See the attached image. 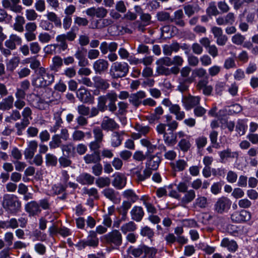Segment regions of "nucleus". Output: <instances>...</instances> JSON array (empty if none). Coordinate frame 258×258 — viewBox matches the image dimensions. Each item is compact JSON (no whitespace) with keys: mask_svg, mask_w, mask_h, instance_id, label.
<instances>
[{"mask_svg":"<svg viewBox=\"0 0 258 258\" xmlns=\"http://www.w3.org/2000/svg\"><path fill=\"white\" fill-rule=\"evenodd\" d=\"M54 80V75L41 67L38 70V76L32 80V85L36 88H43L50 85Z\"/></svg>","mask_w":258,"mask_h":258,"instance_id":"nucleus-1","label":"nucleus"},{"mask_svg":"<svg viewBox=\"0 0 258 258\" xmlns=\"http://www.w3.org/2000/svg\"><path fill=\"white\" fill-rule=\"evenodd\" d=\"M14 195L5 194L3 198V208L11 213L18 211L21 207V203Z\"/></svg>","mask_w":258,"mask_h":258,"instance_id":"nucleus-2","label":"nucleus"},{"mask_svg":"<svg viewBox=\"0 0 258 258\" xmlns=\"http://www.w3.org/2000/svg\"><path fill=\"white\" fill-rule=\"evenodd\" d=\"M27 100L31 106L39 110L46 109L47 105L51 102L49 98H41L34 93L27 94Z\"/></svg>","mask_w":258,"mask_h":258,"instance_id":"nucleus-3","label":"nucleus"},{"mask_svg":"<svg viewBox=\"0 0 258 258\" xmlns=\"http://www.w3.org/2000/svg\"><path fill=\"white\" fill-rule=\"evenodd\" d=\"M129 68L126 62L116 61L112 63L109 73L114 79L124 77L127 74Z\"/></svg>","mask_w":258,"mask_h":258,"instance_id":"nucleus-4","label":"nucleus"},{"mask_svg":"<svg viewBox=\"0 0 258 258\" xmlns=\"http://www.w3.org/2000/svg\"><path fill=\"white\" fill-rule=\"evenodd\" d=\"M231 201L226 197H221L218 198L214 204V211L218 214H223L227 212L230 208Z\"/></svg>","mask_w":258,"mask_h":258,"instance_id":"nucleus-5","label":"nucleus"},{"mask_svg":"<svg viewBox=\"0 0 258 258\" xmlns=\"http://www.w3.org/2000/svg\"><path fill=\"white\" fill-rule=\"evenodd\" d=\"M100 239L102 241L113 243L116 246L121 245L122 243L121 234L119 231L116 230H113L106 235L101 237Z\"/></svg>","mask_w":258,"mask_h":258,"instance_id":"nucleus-6","label":"nucleus"},{"mask_svg":"<svg viewBox=\"0 0 258 258\" xmlns=\"http://www.w3.org/2000/svg\"><path fill=\"white\" fill-rule=\"evenodd\" d=\"M251 213L244 210L235 211L231 215V220L236 223H240L249 221L251 218Z\"/></svg>","mask_w":258,"mask_h":258,"instance_id":"nucleus-7","label":"nucleus"},{"mask_svg":"<svg viewBox=\"0 0 258 258\" xmlns=\"http://www.w3.org/2000/svg\"><path fill=\"white\" fill-rule=\"evenodd\" d=\"M77 97L82 102L92 104L94 98L84 87H82L77 91Z\"/></svg>","mask_w":258,"mask_h":258,"instance_id":"nucleus-8","label":"nucleus"},{"mask_svg":"<svg viewBox=\"0 0 258 258\" xmlns=\"http://www.w3.org/2000/svg\"><path fill=\"white\" fill-rule=\"evenodd\" d=\"M126 184V178L122 173L117 172L114 174L112 185L117 189H122Z\"/></svg>","mask_w":258,"mask_h":258,"instance_id":"nucleus-9","label":"nucleus"},{"mask_svg":"<svg viewBox=\"0 0 258 258\" xmlns=\"http://www.w3.org/2000/svg\"><path fill=\"white\" fill-rule=\"evenodd\" d=\"M146 163V168L151 171L157 170L161 162V158L157 155H149Z\"/></svg>","mask_w":258,"mask_h":258,"instance_id":"nucleus-10","label":"nucleus"},{"mask_svg":"<svg viewBox=\"0 0 258 258\" xmlns=\"http://www.w3.org/2000/svg\"><path fill=\"white\" fill-rule=\"evenodd\" d=\"M146 97V93L144 91H139L131 94L129 97V102L136 107H138L142 103L141 100Z\"/></svg>","mask_w":258,"mask_h":258,"instance_id":"nucleus-11","label":"nucleus"},{"mask_svg":"<svg viewBox=\"0 0 258 258\" xmlns=\"http://www.w3.org/2000/svg\"><path fill=\"white\" fill-rule=\"evenodd\" d=\"M218 154L220 156V162L223 163H225L228 158L238 159L239 156L238 152H232L229 148L218 152Z\"/></svg>","mask_w":258,"mask_h":258,"instance_id":"nucleus-12","label":"nucleus"},{"mask_svg":"<svg viewBox=\"0 0 258 258\" xmlns=\"http://www.w3.org/2000/svg\"><path fill=\"white\" fill-rule=\"evenodd\" d=\"M102 194L114 204H118L120 201L119 193L112 188H105L102 191Z\"/></svg>","mask_w":258,"mask_h":258,"instance_id":"nucleus-13","label":"nucleus"},{"mask_svg":"<svg viewBox=\"0 0 258 258\" xmlns=\"http://www.w3.org/2000/svg\"><path fill=\"white\" fill-rule=\"evenodd\" d=\"M221 246L227 248V249L231 252H235L238 247L237 242L233 240L228 238H224L221 241Z\"/></svg>","mask_w":258,"mask_h":258,"instance_id":"nucleus-14","label":"nucleus"},{"mask_svg":"<svg viewBox=\"0 0 258 258\" xmlns=\"http://www.w3.org/2000/svg\"><path fill=\"white\" fill-rule=\"evenodd\" d=\"M130 214L132 220L139 222L142 220L145 212L142 207L135 206L131 210Z\"/></svg>","mask_w":258,"mask_h":258,"instance_id":"nucleus-15","label":"nucleus"},{"mask_svg":"<svg viewBox=\"0 0 258 258\" xmlns=\"http://www.w3.org/2000/svg\"><path fill=\"white\" fill-rule=\"evenodd\" d=\"M184 14L181 9L177 10L173 13L172 18H170V22L174 23L178 26L183 27L185 25V22L183 20Z\"/></svg>","mask_w":258,"mask_h":258,"instance_id":"nucleus-16","label":"nucleus"},{"mask_svg":"<svg viewBox=\"0 0 258 258\" xmlns=\"http://www.w3.org/2000/svg\"><path fill=\"white\" fill-rule=\"evenodd\" d=\"M108 99L111 101H114L116 99V96L113 94H108L105 96H100L98 99V110L104 111L107 108L106 103Z\"/></svg>","mask_w":258,"mask_h":258,"instance_id":"nucleus-17","label":"nucleus"},{"mask_svg":"<svg viewBox=\"0 0 258 258\" xmlns=\"http://www.w3.org/2000/svg\"><path fill=\"white\" fill-rule=\"evenodd\" d=\"M25 210L31 216L37 215L41 212L39 204L35 201L28 203L25 205Z\"/></svg>","mask_w":258,"mask_h":258,"instance_id":"nucleus-18","label":"nucleus"},{"mask_svg":"<svg viewBox=\"0 0 258 258\" xmlns=\"http://www.w3.org/2000/svg\"><path fill=\"white\" fill-rule=\"evenodd\" d=\"M201 98L199 96H191L185 98L183 101L184 106L186 110H190L197 106L200 102Z\"/></svg>","mask_w":258,"mask_h":258,"instance_id":"nucleus-19","label":"nucleus"},{"mask_svg":"<svg viewBox=\"0 0 258 258\" xmlns=\"http://www.w3.org/2000/svg\"><path fill=\"white\" fill-rule=\"evenodd\" d=\"M22 42L21 38L16 34H11L9 38L5 42V46L11 50L16 48V44H20Z\"/></svg>","mask_w":258,"mask_h":258,"instance_id":"nucleus-20","label":"nucleus"},{"mask_svg":"<svg viewBox=\"0 0 258 258\" xmlns=\"http://www.w3.org/2000/svg\"><path fill=\"white\" fill-rule=\"evenodd\" d=\"M140 201L142 202L143 204L146 208L148 213L152 214L157 213V210L155 206L153 205L151 198L146 195L142 196L140 199Z\"/></svg>","mask_w":258,"mask_h":258,"instance_id":"nucleus-21","label":"nucleus"},{"mask_svg":"<svg viewBox=\"0 0 258 258\" xmlns=\"http://www.w3.org/2000/svg\"><path fill=\"white\" fill-rule=\"evenodd\" d=\"M101 127L104 130L112 131L119 127V125L111 118L105 116L101 123Z\"/></svg>","mask_w":258,"mask_h":258,"instance_id":"nucleus-22","label":"nucleus"},{"mask_svg":"<svg viewBox=\"0 0 258 258\" xmlns=\"http://www.w3.org/2000/svg\"><path fill=\"white\" fill-rule=\"evenodd\" d=\"M94 179V176L86 172L80 174L76 178V180L82 185L92 184Z\"/></svg>","mask_w":258,"mask_h":258,"instance_id":"nucleus-23","label":"nucleus"},{"mask_svg":"<svg viewBox=\"0 0 258 258\" xmlns=\"http://www.w3.org/2000/svg\"><path fill=\"white\" fill-rule=\"evenodd\" d=\"M124 132H114L111 135V145L113 147H117L119 146L123 140V136Z\"/></svg>","mask_w":258,"mask_h":258,"instance_id":"nucleus-24","label":"nucleus"},{"mask_svg":"<svg viewBox=\"0 0 258 258\" xmlns=\"http://www.w3.org/2000/svg\"><path fill=\"white\" fill-rule=\"evenodd\" d=\"M14 98L12 95L4 98L3 101L0 102V110H9L13 108L14 103Z\"/></svg>","mask_w":258,"mask_h":258,"instance_id":"nucleus-25","label":"nucleus"},{"mask_svg":"<svg viewBox=\"0 0 258 258\" xmlns=\"http://www.w3.org/2000/svg\"><path fill=\"white\" fill-rule=\"evenodd\" d=\"M53 118L55 120V123L53 126H50L49 128V131L51 133H55L59 129L63 123L60 112H57L54 113Z\"/></svg>","mask_w":258,"mask_h":258,"instance_id":"nucleus-26","label":"nucleus"},{"mask_svg":"<svg viewBox=\"0 0 258 258\" xmlns=\"http://www.w3.org/2000/svg\"><path fill=\"white\" fill-rule=\"evenodd\" d=\"M177 90L181 92H183L188 89L189 85L192 82V79H182L178 78L177 80Z\"/></svg>","mask_w":258,"mask_h":258,"instance_id":"nucleus-27","label":"nucleus"},{"mask_svg":"<svg viewBox=\"0 0 258 258\" xmlns=\"http://www.w3.org/2000/svg\"><path fill=\"white\" fill-rule=\"evenodd\" d=\"M170 113L175 114L177 120H181L185 117V113L181 110L180 107L177 104H174L169 108Z\"/></svg>","mask_w":258,"mask_h":258,"instance_id":"nucleus-28","label":"nucleus"},{"mask_svg":"<svg viewBox=\"0 0 258 258\" xmlns=\"http://www.w3.org/2000/svg\"><path fill=\"white\" fill-rule=\"evenodd\" d=\"M68 187L67 184H62L59 183L57 184H55L52 186V190L54 194L55 195H59L62 194V196L60 198L62 200L65 199L66 198L67 194L66 193V190Z\"/></svg>","mask_w":258,"mask_h":258,"instance_id":"nucleus-29","label":"nucleus"},{"mask_svg":"<svg viewBox=\"0 0 258 258\" xmlns=\"http://www.w3.org/2000/svg\"><path fill=\"white\" fill-rule=\"evenodd\" d=\"M141 144L147 148L146 156L148 157L153 153L157 149V146L153 145L148 139H143L140 140Z\"/></svg>","mask_w":258,"mask_h":258,"instance_id":"nucleus-30","label":"nucleus"},{"mask_svg":"<svg viewBox=\"0 0 258 258\" xmlns=\"http://www.w3.org/2000/svg\"><path fill=\"white\" fill-rule=\"evenodd\" d=\"M163 113V109L161 106L156 107L154 112L151 113L147 116V119L150 122H153L156 120H158L160 118L161 116Z\"/></svg>","mask_w":258,"mask_h":258,"instance_id":"nucleus-31","label":"nucleus"},{"mask_svg":"<svg viewBox=\"0 0 258 258\" xmlns=\"http://www.w3.org/2000/svg\"><path fill=\"white\" fill-rule=\"evenodd\" d=\"M172 168L175 171H182L187 167L188 164L186 161L183 159H178L175 162L171 164Z\"/></svg>","mask_w":258,"mask_h":258,"instance_id":"nucleus-32","label":"nucleus"},{"mask_svg":"<svg viewBox=\"0 0 258 258\" xmlns=\"http://www.w3.org/2000/svg\"><path fill=\"white\" fill-rule=\"evenodd\" d=\"M25 23V20L23 16H17L15 18V22L13 25L14 29L19 32H23L24 31L23 25Z\"/></svg>","mask_w":258,"mask_h":258,"instance_id":"nucleus-33","label":"nucleus"},{"mask_svg":"<svg viewBox=\"0 0 258 258\" xmlns=\"http://www.w3.org/2000/svg\"><path fill=\"white\" fill-rule=\"evenodd\" d=\"M75 149L76 148L74 145L72 143H70L69 144H63L61 146V150L63 153L64 152L66 153V156L69 157L75 156L76 154Z\"/></svg>","mask_w":258,"mask_h":258,"instance_id":"nucleus-34","label":"nucleus"},{"mask_svg":"<svg viewBox=\"0 0 258 258\" xmlns=\"http://www.w3.org/2000/svg\"><path fill=\"white\" fill-rule=\"evenodd\" d=\"M82 49H78L75 54V56L79 59V66L80 67H85L88 64V60L85 57V53Z\"/></svg>","mask_w":258,"mask_h":258,"instance_id":"nucleus-35","label":"nucleus"},{"mask_svg":"<svg viewBox=\"0 0 258 258\" xmlns=\"http://www.w3.org/2000/svg\"><path fill=\"white\" fill-rule=\"evenodd\" d=\"M62 145V140L59 138L58 134L54 135L51 138V140L49 142V147L51 150L58 148H61Z\"/></svg>","mask_w":258,"mask_h":258,"instance_id":"nucleus-36","label":"nucleus"},{"mask_svg":"<svg viewBox=\"0 0 258 258\" xmlns=\"http://www.w3.org/2000/svg\"><path fill=\"white\" fill-rule=\"evenodd\" d=\"M132 203L128 201H123L121 205L117 208V211L122 215V218H125L128 209H130L132 206Z\"/></svg>","mask_w":258,"mask_h":258,"instance_id":"nucleus-37","label":"nucleus"},{"mask_svg":"<svg viewBox=\"0 0 258 258\" xmlns=\"http://www.w3.org/2000/svg\"><path fill=\"white\" fill-rule=\"evenodd\" d=\"M123 197L127 199L131 203H134L137 202L138 199V196L136 194L135 191L132 189H127L124 190L122 194Z\"/></svg>","mask_w":258,"mask_h":258,"instance_id":"nucleus-38","label":"nucleus"},{"mask_svg":"<svg viewBox=\"0 0 258 258\" xmlns=\"http://www.w3.org/2000/svg\"><path fill=\"white\" fill-rule=\"evenodd\" d=\"M184 193V196L181 199V201L183 204L190 203L196 197V192L194 189H189Z\"/></svg>","mask_w":258,"mask_h":258,"instance_id":"nucleus-39","label":"nucleus"},{"mask_svg":"<svg viewBox=\"0 0 258 258\" xmlns=\"http://www.w3.org/2000/svg\"><path fill=\"white\" fill-rule=\"evenodd\" d=\"M56 41L58 43L56 44L57 47H58L60 49L64 51L68 48V45L64 35L62 34L57 35L56 37Z\"/></svg>","mask_w":258,"mask_h":258,"instance_id":"nucleus-40","label":"nucleus"},{"mask_svg":"<svg viewBox=\"0 0 258 258\" xmlns=\"http://www.w3.org/2000/svg\"><path fill=\"white\" fill-rule=\"evenodd\" d=\"M109 63L107 60L104 59L98 60V74H103L105 73L108 69Z\"/></svg>","mask_w":258,"mask_h":258,"instance_id":"nucleus-41","label":"nucleus"},{"mask_svg":"<svg viewBox=\"0 0 258 258\" xmlns=\"http://www.w3.org/2000/svg\"><path fill=\"white\" fill-rule=\"evenodd\" d=\"M52 64L50 69L52 71H57L63 65V59L59 56H55L52 59Z\"/></svg>","mask_w":258,"mask_h":258,"instance_id":"nucleus-42","label":"nucleus"},{"mask_svg":"<svg viewBox=\"0 0 258 258\" xmlns=\"http://www.w3.org/2000/svg\"><path fill=\"white\" fill-rule=\"evenodd\" d=\"M247 125L246 121L243 119H239L236 125V131L240 136L245 134Z\"/></svg>","mask_w":258,"mask_h":258,"instance_id":"nucleus-43","label":"nucleus"},{"mask_svg":"<svg viewBox=\"0 0 258 258\" xmlns=\"http://www.w3.org/2000/svg\"><path fill=\"white\" fill-rule=\"evenodd\" d=\"M86 241L88 246H96L97 245V231H90Z\"/></svg>","mask_w":258,"mask_h":258,"instance_id":"nucleus-44","label":"nucleus"},{"mask_svg":"<svg viewBox=\"0 0 258 258\" xmlns=\"http://www.w3.org/2000/svg\"><path fill=\"white\" fill-rule=\"evenodd\" d=\"M194 205L201 209H205L208 205L207 198L204 196H198L196 199Z\"/></svg>","mask_w":258,"mask_h":258,"instance_id":"nucleus-45","label":"nucleus"},{"mask_svg":"<svg viewBox=\"0 0 258 258\" xmlns=\"http://www.w3.org/2000/svg\"><path fill=\"white\" fill-rule=\"evenodd\" d=\"M86 14L92 18L91 19V23L90 28L95 29L97 28V21L93 20V18L97 15V10L95 8L93 7L88 9L86 11Z\"/></svg>","mask_w":258,"mask_h":258,"instance_id":"nucleus-46","label":"nucleus"},{"mask_svg":"<svg viewBox=\"0 0 258 258\" xmlns=\"http://www.w3.org/2000/svg\"><path fill=\"white\" fill-rule=\"evenodd\" d=\"M29 120H25L23 119L21 120V122H17L15 124V126L17 128V135L19 136L22 135L23 131L29 124Z\"/></svg>","mask_w":258,"mask_h":258,"instance_id":"nucleus-47","label":"nucleus"},{"mask_svg":"<svg viewBox=\"0 0 258 258\" xmlns=\"http://www.w3.org/2000/svg\"><path fill=\"white\" fill-rule=\"evenodd\" d=\"M134 128L142 136H145L149 133L151 128L148 125H144L138 123L135 124Z\"/></svg>","mask_w":258,"mask_h":258,"instance_id":"nucleus-48","label":"nucleus"},{"mask_svg":"<svg viewBox=\"0 0 258 258\" xmlns=\"http://www.w3.org/2000/svg\"><path fill=\"white\" fill-rule=\"evenodd\" d=\"M145 245H139L136 248L131 247L129 249V253L135 257L140 256L143 253H144Z\"/></svg>","mask_w":258,"mask_h":258,"instance_id":"nucleus-49","label":"nucleus"},{"mask_svg":"<svg viewBox=\"0 0 258 258\" xmlns=\"http://www.w3.org/2000/svg\"><path fill=\"white\" fill-rule=\"evenodd\" d=\"M137 228L136 225L133 221H130L122 225L121 227V230L123 233L126 234L128 232H133Z\"/></svg>","mask_w":258,"mask_h":258,"instance_id":"nucleus-50","label":"nucleus"},{"mask_svg":"<svg viewBox=\"0 0 258 258\" xmlns=\"http://www.w3.org/2000/svg\"><path fill=\"white\" fill-rule=\"evenodd\" d=\"M247 10L245 9L243 13L242 14H240L238 16L239 19V28L242 32H246L249 29V25L248 23L246 22H244L242 19V17L244 16V14L246 13Z\"/></svg>","mask_w":258,"mask_h":258,"instance_id":"nucleus-51","label":"nucleus"},{"mask_svg":"<svg viewBox=\"0 0 258 258\" xmlns=\"http://www.w3.org/2000/svg\"><path fill=\"white\" fill-rule=\"evenodd\" d=\"M45 162L47 166H55L57 163V158L54 155L48 153L45 156Z\"/></svg>","mask_w":258,"mask_h":258,"instance_id":"nucleus-52","label":"nucleus"},{"mask_svg":"<svg viewBox=\"0 0 258 258\" xmlns=\"http://www.w3.org/2000/svg\"><path fill=\"white\" fill-rule=\"evenodd\" d=\"M176 137L173 132L166 133L164 135V141L167 145L174 144L176 142Z\"/></svg>","mask_w":258,"mask_h":258,"instance_id":"nucleus-53","label":"nucleus"},{"mask_svg":"<svg viewBox=\"0 0 258 258\" xmlns=\"http://www.w3.org/2000/svg\"><path fill=\"white\" fill-rule=\"evenodd\" d=\"M20 62V58L15 56L11 59L7 63V68L10 71H13L18 66Z\"/></svg>","mask_w":258,"mask_h":258,"instance_id":"nucleus-54","label":"nucleus"},{"mask_svg":"<svg viewBox=\"0 0 258 258\" xmlns=\"http://www.w3.org/2000/svg\"><path fill=\"white\" fill-rule=\"evenodd\" d=\"M156 72L158 75L168 76L170 75V71L166 66L162 64H156Z\"/></svg>","mask_w":258,"mask_h":258,"instance_id":"nucleus-55","label":"nucleus"},{"mask_svg":"<svg viewBox=\"0 0 258 258\" xmlns=\"http://www.w3.org/2000/svg\"><path fill=\"white\" fill-rule=\"evenodd\" d=\"M156 17L158 21L160 22L170 21V16L168 12L160 11L157 13Z\"/></svg>","mask_w":258,"mask_h":258,"instance_id":"nucleus-56","label":"nucleus"},{"mask_svg":"<svg viewBox=\"0 0 258 258\" xmlns=\"http://www.w3.org/2000/svg\"><path fill=\"white\" fill-rule=\"evenodd\" d=\"M78 30L77 27H72L71 30L65 34H62L65 35V38L67 40L69 41H73L75 40L77 37L76 31Z\"/></svg>","mask_w":258,"mask_h":258,"instance_id":"nucleus-57","label":"nucleus"},{"mask_svg":"<svg viewBox=\"0 0 258 258\" xmlns=\"http://www.w3.org/2000/svg\"><path fill=\"white\" fill-rule=\"evenodd\" d=\"M178 146L182 151L185 152L189 149L191 145L189 140L183 139L178 142Z\"/></svg>","mask_w":258,"mask_h":258,"instance_id":"nucleus-58","label":"nucleus"},{"mask_svg":"<svg viewBox=\"0 0 258 258\" xmlns=\"http://www.w3.org/2000/svg\"><path fill=\"white\" fill-rule=\"evenodd\" d=\"M245 37L240 33H237L231 38V41L233 43L237 45H241L245 40Z\"/></svg>","mask_w":258,"mask_h":258,"instance_id":"nucleus-59","label":"nucleus"},{"mask_svg":"<svg viewBox=\"0 0 258 258\" xmlns=\"http://www.w3.org/2000/svg\"><path fill=\"white\" fill-rule=\"evenodd\" d=\"M157 250L153 247H149L145 245V255L149 258H156Z\"/></svg>","mask_w":258,"mask_h":258,"instance_id":"nucleus-60","label":"nucleus"},{"mask_svg":"<svg viewBox=\"0 0 258 258\" xmlns=\"http://www.w3.org/2000/svg\"><path fill=\"white\" fill-rule=\"evenodd\" d=\"M84 160L87 164L95 163L97 162V151L92 154H88L84 157Z\"/></svg>","mask_w":258,"mask_h":258,"instance_id":"nucleus-61","label":"nucleus"},{"mask_svg":"<svg viewBox=\"0 0 258 258\" xmlns=\"http://www.w3.org/2000/svg\"><path fill=\"white\" fill-rule=\"evenodd\" d=\"M156 64H162L166 67H170L172 64V58L165 56L157 59L156 61Z\"/></svg>","mask_w":258,"mask_h":258,"instance_id":"nucleus-62","label":"nucleus"},{"mask_svg":"<svg viewBox=\"0 0 258 258\" xmlns=\"http://www.w3.org/2000/svg\"><path fill=\"white\" fill-rule=\"evenodd\" d=\"M29 48L32 54L38 53L41 50V46L38 42H32L29 44Z\"/></svg>","mask_w":258,"mask_h":258,"instance_id":"nucleus-63","label":"nucleus"},{"mask_svg":"<svg viewBox=\"0 0 258 258\" xmlns=\"http://www.w3.org/2000/svg\"><path fill=\"white\" fill-rule=\"evenodd\" d=\"M85 137V133L80 130H75L72 134V139L74 141H82Z\"/></svg>","mask_w":258,"mask_h":258,"instance_id":"nucleus-64","label":"nucleus"}]
</instances>
